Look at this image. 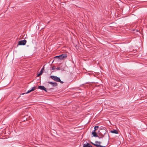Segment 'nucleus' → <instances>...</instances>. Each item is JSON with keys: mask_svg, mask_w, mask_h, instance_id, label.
Masks as SVG:
<instances>
[{"mask_svg": "<svg viewBox=\"0 0 147 147\" xmlns=\"http://www.w3.org/2000/svg\"><path fill=\"white\" fill-rule=\"evenodd\" d=\"M44 67H43L42 69L41 70L40 73L37 75V76H39L41 75L42 74V73L43 72V71L44 70Z\"/></svg>", "mask_w": 147, "mask_h": 147, "instance_id": "9d476101", "label": "nucleus"}, {"mask_svg": "<svg viewBox=\"0 0 147 147\" xmlns=\"http://www.w3.org/2000/svg\"><path fill=\"white\" fill-rule=\"evenodd\" d=\"M111 132L115 134H118L117 131L116 130H113L111 131Z\"/></svg>", "mask_w": 147, "mask_h": 147, "instance_id": "f8f14e48", "label": "nucleus"}, {"mask_svg": "<svg viewBox=\"0 0 147 147\" xmlns=\"http://www.w3.org/2000/svg\"><path fill=\"white\" fill-rule=\"evenodd\" d=\"M60 60H63L65 59L67 57V55L66 54H63L59 55Z\"/></svg>", "mask_w": 147, "mask_h": 147, "instance_id": "7ed1b4c3", "label": "nucleus"}, {"mask_svg": "<svg viewBox=\"0 0 147 147\" xmlns=\"http://www.w3.org/2000/svg\"><path fill=\"white\" fill-rule=\"evenodd\" d=\"M93 144L97 147H105V146H102L99 144L98 143H93Z\"/></svg>", "mask_w": 147, "mask_h": 147, "instance_id": "6e6552de", "label": "nucleus"}, {"mask_svg": "<svg viewBox=\"0 0 147 147\" xmlns=\"http://www.w3.org/2000/svg\"><path fill=\"white\" fill-rule=\"evenodd\" d=\"M56 69L57 70H59L60 69V68L59 67H58L56 68Z\"/></svg>", "mask_w": 147, "mask_h": 147, "instance_id": "2eb2a0df", "label": "nucleus"}, {"mask_svg": "<svg viewBox=\"0 0 147 147\" xmlns=\"http://www.w3.org/2000/svg\"><path fill=\"white\" fill-rule=\"evenodd\" d=\"M48 83L51 84V85L53 86H56L57 85V84L56 82H48Z\"/></svg>", "mask_w": 147, "mask_h": 147, "instance_id": "0eeeda50", "label": "nucleus"}, {"mask_svg": "<svg viewBox=\"0 0 147 147\" xmlns=\"http://www.w3.org/2000/svg\"><path fill=\"white\" fill-rule=\"evenodd\" d=\"M94 130V131H92V134L94 137H98V136L97 135V133Z\"/></svg>", "mask_w": 147, "mask_h": 147, "instance_id": "1a4fd4ad", "label": "nucleus"}, {"mask_svg": "<svg viewBox=\"0 0 147 147\" xmlns=\"http://www.w3.org/2000/svg\"><path fill=\"white\" fill-rule=\"evenodd\" d=\"M36 89V87H35V86L31 88V90H28L27 91V92L26 93H22V95H23L25 93L28 94V93L31 92L32 91Z\"/></svg>", "mask_w": 147, "mask_h": 147, "instance_id": "39448f33", "label": "nucleus"}, {"mask_svg": "<svg viewBox=\"0 0 147 147\" xmlns=\"http://www.w3.org/2000/svg\"><path fill=\"white\" fill-rule=\"evenodd\" d=\"M55 69V67L53 66L52 67V70H54Z\"/></svg>", "mask_w": 147, "mask_h": 147, "instance_id": "f3484780", "label": "nucleus"}, {"mask_svg": "<svg viewBox=\"0 0 147 147\" xmlns=\"http://www.w3.org/2000/svg\"><path fill=\"white\" fill-rule=\"evenodd\" d=\"M99 127V126H96L94 127V131H95Z\"/></svg>", "mask_w": 147, "mask_h": 147, "instance_id": "ddd939ff", "label": "nucleus"}, {"mask_svg": "<svg viewBox=\"0 0 147 147\" xmlns=\"http://www.w3.org/2000/svg\"><path fill=\"white\" fill-rule=\"evenodd\" d=\"M105 135H107L109 138V136L108 134H107V131L105 128L103 127H101L100 130L98 131L99 136L98 138H102L104 137Z\"/></svg>", "mask_w": 147, "mask_h": 147, "instance_id": "f257e3e1", "label": "nucleus"}, {"mask_svg": "<svg viewBox=\"0 0 147 147\" xmlns=\"http://www.w3.org/2000/svg\"><path fill=\"white\" fill-rule=\"evenodd\" d=\"M83 147H92L91 145L89 143H87L86 144H84Z\"/></svg>", "mask_w": 147, "mask_h": 147, "instance_id": "9b49d317", "label": "nucleus"}, {"mask_svg": "<svg viewBox=\"0 0 147 147\" xmlns=\"http://www.w3.org/2000/svg\"><path fill=\"white\" fill-rule=\"evenodd\" d=\"M38 88L40 89L41 90H44L46 92L47 91L46 88H45V87L43 86H39L38 87Z\"/></svg>", "mask_w": 147, "mask_h": 147, "instance_id": "423d86ee", "label": "nucleus"}, {"mask_svg": "<svg viewBox=\"0 0 147 147\" xmlns=\"http://www.w3.org/2000/svg\"><path fill=\"white\" fill-rule=\"evenodd\" d=\"M26 40L24 39L19 41L18 42V45H25L26 42Z\"/></svg>", "mask_w": 147, "mask_h": 147, "instance_id": "20e7f679", "label": "nucleus"}, {"mask_svg": "<svg viewBox=\"0 0 147 147\" xmlns=\"http://www.w3.org/2000/svg\"><path fill=\"white\" fill-rule=\"evenodd\" d=\"M55 58H58L59 59V56H55Z\"/></svg>", "mask_w": 147, "mask_h": 147, "instance_id": "dca6fc26", "label": "nucleus"}, {"mask_svg": "<svg viewBox=\"0 0 147 147\" xmlns=\"http://www.w3.org/2000/svg\"><path fill=\"white\" fill-rule=\"evenodd\" d=\"M95 143H98L99 144H101V142H100L98 141H96L95 142Z\"/></svg>", "mask_w": 147, "mask_h": 147, "instance_id": "4468645a", "label": "nucleus"}, {"mask_svg": "<svg viewBox=\"0 0 147 147\" xmlns=\"http://www.w3.org/2000/svg\"><path fill=\"white\" fill-rule=\"evenodd\" d=\"M50 78H51V79H53V80L57 82H60L61 84L63 83V82L61 81V80L60 78L57 76H50Z\"/></svg>", "mask_w": 147, "mask_h": 147, "instance_id": "f03ea898", "label": "nucleus"}]
</instances>
